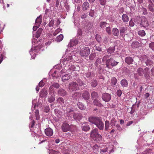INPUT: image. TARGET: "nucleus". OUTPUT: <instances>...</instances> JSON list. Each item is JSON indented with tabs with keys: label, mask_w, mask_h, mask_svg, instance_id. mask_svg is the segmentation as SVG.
<instances>
[{
	"label": "nucleus",
	"mask_w": 154,
	"mask_h": 154,
	"mask_svg": "<svg viewBox=\"0 0 154 154\" xmlns=\"http://www.w3.org/2000/svg\"><path fill=\"white\" fill-rule=\"evenodd\" d=\"M89 121L94 124L100 130H103L104 128V124L98 117L91 116L88 118Z\"/></svg>",
	"instance_id": "obj_1"
},
{
	"label": "nucleus",
	"mask_w": 154,
	"mask_h": 154,
	"mask_svg": "<svg viewBox=\"0 0 154 154\" xmlns=\"http://www.w3.org/2000/svg\"><path fill=\"white\" fill-rule=\"evenodd\" d=\"M72 62V56L71 54L67 55L63 60L60 62V64L63 66L65 65L68 66V64Z\"/></svg>",
	"instance_id": "obj_2"
},
{
	"label": "nucleus",
	"mask_w": 154,
	"mask_h": 154,
	"mask_svg": "<svg viewBox=\"0 0 154 154\" xmlns=\"http://www.w3.org/2000/svg\"><path fill=\"white\" fill-rule=\"evenodd\" d=\"M90 51L88 47H85L82 48L80 51V55L84 57H88L90 54Z\"/></svg>",
	"instance_id": "obj_3"
},
{
	"label": "nucleus",
	"mask_w": 154,
	"mask_h": 154,
	"mask_svg": "<svg viewBox=\"0 0 154 154\" xmlns=\"http://www.w3.org/2000/svg\"><path fill=\"white\" fill-rule=\"evenodd\" d=\"M119 63V62L114 60L112 58H110L108 59L106 61V65L107 67L109 68V66H116Z\"/></svg>",
	"instance_id": "obj_4"
},
{
	"label": "nucleus",
	"mask_w": 154,
	"mask_h": 154,
	"mask_svg": "<svg viewBox=\"0 0 154 154\" xmlns=\"http://www.w3.org/2000/svg\"><path fill=\"white\" fill-rule=\"evenodd\" d=\"M69 88L71 91H74L78 89L79 88L78 84L76 82H72L69 84Z\"/></svg>",
	"instance_id": "obj_5"
},
{
	"label": "nucleus",
	"mask_w": 154,
	"mask_h": 154,
	"mask_svg": "<svg viewBox=\"0 0 154 154\" xmlns=\"http://www.w3.org/2000/svg\"><path fill=\"white\" fill-rule=\"evenodd\" d=\"M141 26L146 27L149 26V23L147 19L145 17H142L140 23Z\"/></svg>",
	"instance_id": "obj_6"
},
{
	"label": "nucleus",
	"mask_w": 154,
	"mask_h": 154,
	"mask_svg": "<svg viewBox=\"0 0 154 154\" xmlns=\"http://www.w3.org/2000/svg\"><path fill=\"white\" fill-rule=\"evenodd\" d=\"M61 128L63 131L64 132L69 131L71 129V126L66 123H63L62 125Z\"/></svg>",
	"instance_id": "obj_7"
},
{
	"label": "nucleus",
	"mask_w": 154,
	"mask_h": 154,
	"mask_svg": "<svg viewBox=\"0 0 154 154\" xmlns=\"http://www.w3.org/2000/svg\"><path fill=\"white\" fill-rule=\"evenodd\" d=\"M37 46L35 47V48H33L32 47L29 52L30 54L31 55V57L32 59H35L36 57V54L37 52Z\"/></svg>",
	"instance_id": "obj_8"
},
{
	"label": "nucleus",
	"mask_w": 154,
	"mask_h": 154,
	"mask_svg": "<svg viewBox=\"0 0 154 154\" xmlns=\"http://www.w3.org/2000/svg\"><path fill=\"white\" fill-rule=\"evenodd\" d=\"M102 98L105 101L108 102L111 99V96L110 94L107 93H103L102 94Z\"/></svg>",
	"instance_id": "obj_9"
},
{
	"label": "nucleus",
	"mask_w": 154,
	"mask_h": 154,
	"mask_svg": "<svg viewBox=\"0 0 154 154\" xmlns=\"http://www.w3.org/2000/svg\"><path fill=\"white\" fill-rule=\"evenodd\" d=\"M79 41L77 38H73L71 40L69 43L68 45V46L70 47H72L74 46L77 45Z\"/></svg>",
	"instance_id": "obj_10"
},
{
	"label": "nucleus",
	"mask_w": 154,
	"mask_h": 154,
	"mask_svg": "<svg viewBox=\"0 0 154 154\" xmlns=\"http://www.w3.org/2000/svg\"><path fill=\"white\" fill-rule=\"evenodd\" d=\"M45 133L47 136L51 137L52 136L53 134V131L51 128H48L45 129Z\"/></svg>",
	"instance_id": "obj_11"
},
{
	"label": "nucleus",
	"mask_w": 154,
	"mask_h": 154,
	"mask_svg": "<svg viewBox=\"0 0 154 154\" xmlns=\"http://www.w3.org/2000/svg\"><path fill=\"white\" fill-rule=\"evenodd\" d=\"M72 63L73 62H72L71 63L69 64H68V66L65 65L64 66H62L66 68L67 70H69L70 71H73L75 70V68L74 66L72 64Z\"/></svg>",
	"instance_id": "obj_12"
},
{
	"label": "nucleus",
	"mask_w": 154,
	"mask_h": 154,
	"mask_svg": "<svg viewBox=\"0 0 154 154\" xmlns=\"http://www.w3.org/2000/svg\"><path fill=\"white\" fill-rule=\"evenodd\" d=\"M99 134L98 133V129L97 128H95L91 131L90 137L91 138H92Z\"/></svg>",
	"instance_id": "obj_13"
},
{
	"label": "nucleus",
	"mask_w": 154,
	"mask_h": 154,
	"mask_svg": "<svg viewBox=\"0 0 154 154\" xmlns=\"http://www.w3.org/2000/svg\"><path fill=\"white\" fill-rule=\"evenodd\" d=\"M42 22V16L40 15L37 17L35 20V25L37 27H39Z\"/></svg>",
	"instance_id": "obj_14"
},
{
	"label": "nucleus",
	"mask_w": 154,
	"mask_h": 154,
	"mask_svg": "<svg viewBox=\"0 0 154 154\" xmlns=\"http://www.w3.org/2000/svg\"><path fill=\"white\" fill-rule=\"evenodd\" d=\"M82 130L85 131H87L90 129V127L87 123H83L82 126Z\"/></svg>",
	"instance_id": "obj_15"
},
{
	"label": "nucleus",
	"mask_w": 154,
	"mask_h": 154,
	"mask_svg": "<svg viewBox=\"0 0 154 154\" xmlns=\"http://www.w3.org/2000/svg\"><path fill=\"white\" fill-rule=\"evenodd\" d=\"M91 138L94 141L97 142H101L102 139V137L100 134H99Z\"/></svg>",
	"instance_id": "obj_16"
},
{
	"label": "nucleus",
	"mask_w": 154,
	"mask_h": 154,
	"mask_svg": "<svg viewBox=\"0 0 154 154\" xmlns=\"http://www.w3.org/2000/svg\"><path fill=\"white\" fill-rule=\"evenodd\" d=\"M144 75L145 77L147 79H149V78L150 73L149 70L148 68H146L144 69Z\"/></svg>",
	"instance_id": "obj_17"
},
{
	"label": "nucleus",
	"mask_w": 154,
	"mask_h": 154,
	"mask_svg": "<svg viewBox=\"0 0 154 154\" xmlns=\"http://www.w3.org/2000/svg\"><path fill=\"white\" fill-rule=\"evenodd\" d=\"M47 94L48 91L47 90L44 88L40 92V96L42 97H45L47 95Z\"/></svg>",
	"instance_id": "obj_18"
},
{
	"label": "nucleus",
	"mask_w": 154,
	"mask_h": 154,
	"mask_svg": "<svg viewBox=\"0 0 154 154\" xmlns=\"http://www.w3.org/2000/svg\"><path fill=\"white\" fill-rule=\"evenodd\" d=\"M83 98L85 100H87L89 99L90 95L88 91H85L82 94Z\"/></svg>",
	"instance_id": "obj_19"
},
{
	"label": "nucleus",
	"mask_w": 154,
	"mask_h": 154,
	"mask_svg": "<svg viewBox=\"0 0 154 154\" xmlns=\"http://www.w3.org/2000/svg\"><path fill=\"white\" fill-rule=\"evenodd\" d=\"M82 31L81 29H79L77 31V33L76 36V38L81 40L82 39Z\"/></svg>",
	"instance_id": "obj_20"
},
{
	"label": "nucleus",
	"mask_w": 154,
	"mask_h": 154,
	"mask_svg": "<svg viewBox=\"0 0 154 154\" xmlns=\"http://www.w3.org/2000/svg\"><path fill=\"white\" fill-rule=\"evenodd\" d=\"M127 29L126 27H121L119 29L120 34L121 36H123L124 34L125 33L127 30Z\"/></svg>",
	"instance_id": "obj_21"
},
{
	"label": "nucleus",
	"mask_w": 154,
	"mask_h": 154,
	"mask_svg": "<svg viewBox=\"0 0 154 154\" xmlns=\"http://www.w3.org/2000/svg\"><path fill=\"white\" fill-rule=\"evenodd\" d=\"M51 75L54 79L58 78L61 76V75L59 74V72L57 71H54Z\"/></svg>",
	"instance_id": "obj_22"
},
{
	"label": "nucleus",
	"mask_w": 154,
	"mask_h": 154,
	"mask_svg": "<svg viewBox=\"0 0 154 154\" xmlns=\"http://www.w3.org/2000/svg\"><path fill=\"white\" fill-rule=\"evenodd\" d=\"M89 4L87 2H84L82 6V9L83 10L85 11L87 10L89 8Z\"/></svg>",
	"instance_id": "obj_23"
},
{
	"label": "nucleus",
	"mask_w": 154,
	"mask_h": 154,
	"mask_svg": "<svg viewBox=\"0 0 154 154\" xmlns=\"http://www.w3.org/2000/svg\"><path fill=\"white\" fill-rule=\"evenodd\" d=\"M133 60V59L130 57H127L125 59V62L128 64H130L132 63Z\"/></svg>",
	"instance_id": "obj_24"
},
{
	"label": "nucleus",
	"mask_w": 154,
	"mask_h": 154,
	"mask_svg": "<svg viewBox=\"0 0 154 154\" xmlns=\"http://www.w3.org/2000/svg\"><path fill=\"white\" fill-rule=\"evenodd\" d=\"M119 30L116 28H114L112 29V32L113 34L116 36H118L119 34Z\"/></svg>",
	"instance_id": "obj_25"
},
{
	"label": "nucleus",
	"mask_w": 154,
	"mask_h": 154,
	"mask_svg": "<svg viewBox=\"0 0 154 154\" xmlns=\"http://www.w3.org/2000/svg\"><path fill=\"white\" fill-rule=\"evenodd\" d=\"M50 96L48 97V101L50 103L53 102L55 100V97L54 95L50 94Z\"/></svg>",
	"instance_id": "obj_26"
},
{
	"label": "nucleus",
	"mask_w": 154,
	"mask_h": 154,
	"mask_svg": "<svg viewBox=\"0 0 154 154\" xmlns=\"http://www.w3.org/2000/svg\"><path fill=\"white\" fill-rule=\"evenodd\" d=\"M42 31V29L41 28H39L36 32L35 35H33V37L34 36L36 38H38L40 35L41 34Z\"/></svg>",
	"instance_id": "obj_27"
},
{
	"label": "nucleus",
	"mask_w": 154,
	"mask_h": 154,
	"mask_svg": "<svg viewBox=\"0 0 154 154\" xmlns=\"http://www.w3.org/2000/svg\"><path fill=\"white\" fill-rule=\"evenodd\" d=\"M121 84L123 87H126L128 85L127 81L125 79H123L121 81Z\"/></svg>",
	"instance_id": "obj_28"
},
{
	"label": "nucleus",
	"mask_w": 154,
	"mask_h": 154,
	"mask_svg": "<svg viewBox=\"0 0 154 154\" xmlns=\"http://www.w3.org/2000/svg\"><path fill=\"white\" fill-rule=\"evenodd\" d=\"M122 19L124 22H127L129 20L128 17L126 14H123L122 15Z\"/></svg>",
	"instance_id": "obj_29"
},
{
	"label": "nucleus",
	"mask_w": 154,
	"mask_h": 154,
	"mask_svg": "<svg viewBox=\"0 0 154 154\" xmlns=\"http://www.w3.org/2000/svg\"><path fill=\"white\" fill-rule=\"evenodd\" d=\"M73 117L75 119H80L82 118V115L79 113H75L73 115Z\"/></svg>",
	"instance_id": "obj_30"
},
{
	"label": "nucleus",
	"mask_w": 154,
	"mask_h": 154,
	"mask_svg": "<svg viewBox=\"0 0 154 154\" xmlns=\"http://www.w3.org/2000/svg\"><path fill=\"white\" fill-rule=\"evenodd\" d=\"M58 94L59 95L64 96L66 94V92L62 89H60L58 91Z\"/></svg>",
	"instance_id": "obj_31"
},
{
	"label": "nucleus",
	"mask_w": 154,
	"mask_h": 154,
	"mask_svg": "<svg viewBox=\"0 0 154 154\" xmlns=\"http://www.w3.org/2000/svg\"><path fill=\"white\" fill-rule=\"evenodd\" d=\"M137 74L140 76H142L144 74V71L142 68H139L137 70Z\"/></svg>",
	"instance_id": "obj_32"
},
{
	"label": "nucleus",
	"mask_w": 154,
	"mask_h": 154,
	"mask_svg": "<svg viewBox=\"0 0 154 154\" xmlns=\"http://www.w3.org/2000/svg\"><path fill=\"white\" fill-rule=\"evenodd\" d=\"M70 78V77L69 75L68 74H66L62 76V79L63 81L65 82L69 79Z\"/></svg>",
	"instance_id": "obj_33"
},
{
	"label": "nucleus",
	"mask_w": 154,
	"mask_h": 154,
	"mask_svg": "<svg viewBox=\"0 0 154 154\" xmlns=\"http://www.w3.org/2000/svg\"><path fill=\"white\" fill-rule=\"evenodd\" d=\"M94 105L99 107H101L103 106V105L97 99H94L93 101Z\"/></svg>",
	"instance_id": "obj_34"
},
{
	"label": "nucleus",
	"mask_w": 154,
	"mask_h": 154,
	"mask_svg": "<svg viewBox=\"0 0 154 154\" xmlns=\"http://www.w3.org/2000/svg\"><path fill=\"white\" fill-rule=\"evenodd\" d=\"M91 96L92 98L94 100V99H97V98L98 97V94L95 91H94L91 93Z\"/></svg>",
	"instance_id": "obj_35"
},
{
	"label": "nucleus",
	"mask_w": 154,
	"mask_h": 154,
	"mask_svg": "<svg viewBox=\"0 0 154 154\" xmlns=\"http://www.w3.org/2000/svg\"><path fill=\"white\" fill-rule=\"evenodd\" d=\"M78 107L81 110H84L85 109V107L83 103L81 102H79L77 103Z\"/></svg>",
	"instance_id": "obj_36"
},
{
	"label": "nucleus",
	"mask_w": 154,
	"mask_h": 154,
	"mask_svg": "<svg viewBox=\"0 0 154 154\" xmlns=\"http://www.w3.org/2000/svg\"><path fill=\"white\" fill-rule=\"evenodd\" d=\"M108 24L106 22H101L100 23V26L102 28H104L107 26Z\"/></svg>",
	"instance_id": "obj_37"
},
{
	"label": "nucleus",
	"mask_w": 154,
	"mask_h": 154,
	"mask_svg": "<svg viewBox=\"0 0 154 154\" xmlns=\"http://www.w3.org/2000/svg\"><path fill=\"white\" fill-rule=\"evenodd\" d=\"M105 129L106 131H107L109 129V128L110 126L109 122L106 120L105 122Z\"/></svg>",
	"instance_id": "obj_38"
},
{
	"label": "nucleus",
	"mask_w": 154,
	"mask_h": 154,
	"mask_svg": "<svg viewBox=\"0 0 154 154\" xmlns=\"http://www.w3.org/2000/svg\"><path fill=\"white\" fill-rule=\"evenodd\" d=\"M117 80L115 77H113L111 79V83L112 86H114L117 83Z\"/></svg>",
	"instance_id": "obj_39"
},
{
	"label": "nucleus",
	"mask_w": 154,
	"mask_h": 154,
	"mask_svg": "<svg viewBox=\"0 0 154 154\" xmlns=\"http://www.w3.org/2000/svg\"><path fill=\"white\" fill-rule=\"evenodd\" d=\"M139 45V43L138 42H133L131 46L133 48H135L138 47Z\"/></svg>",
	"instance_id": "obj_40"
},
{
	"label": "nucleus",
	"mask_w": 154,
	"mask_h": 154,
	"mask_svg": "<svg viewBox=\"0 0 154 154\" xmlns=\"http://www.w3.org/2000/svg\"><path fill=\"white\" fill-rule=\"evenodd\" d=\"M57 103L62 104L64 102V101L62 97H59L57 100Z\"/></svg>",
	"instance_id": "obj_41"
},
{
	"label": "nucleus",
	"mask_w": 154,
	"mask_h": 154,
	"mask_svg": "<svg viewBox=\"0 0 154 154\" xmlns=\"http://www.w3.org/2000/svg\"><path fill=\"white\" fill-rule=\"evenodd\" d=\"M53 86L51 85L49 88V93L50 94H54V90Z\"/></svg>",
	"instance_id": "obj_42"
},
{
	"label": "nucleus",
	"mask_w": 154,
	"mask_h": 154,
	"mask_svg": "<svg viewBox=\"0 0 154 154\" xmlns=\"http://www.w3.org/2000/svg\"><path fill=\"white\" fill-rule=\"evenodd\" d=\"M154 5L152 2H151V4H149L148 6V9L151 12H153L154 11V8H153V5Z\"/></svg>",
	"instance_id": "obj_43"
},
{
	"label": "nucleus",
	"mask_w": 154,
	"mask_h": 154,
	"mask_svg": "<svg viewBox=\"0 0 154 154\" xmlns=\"http://www.w3.org/2000/svg\"><path fill=\"white\" fill-rule=\"evenodd\" d=\"M138 34L140 36L143 37L145 35L146 33L144 30H141L138 32Z\"/></svg>",
	"instance_id": "obj_44"
},
{
	"label": "nucleus",
	"mask_w": 154,
	"mask_h": 154,
	"mask_svg": "<svg viewBox=\"0 0 154 154\" xmlns=\"http://www.w3.org/2000/svg\"><path fill=\"white\" fill-rule=\"evenodd\" d=\"M91 84V85L92 87H95L97 85V82L96 80H92Z\"/></svg>",
	"instance_id": "obj_45"
},
{
	"label": "nucleus",
	"mask_w": 154,
	"mask_h": 154,
	"mask_svg": "<svg viewBox=\"0 0 154 154\" xmlns=\"http://www.w3.org/2000/svg\"><path fill=\"white\" fill-rule=\"evenodd\" d=\"M36 99H34L32 100V106L31 109V110L33 111L35 108V107L36 106Z\"/></svg>",
	"instance_id": "obj_46"
},
{
	"label": "nucleus",
	"mask_w": 154,
	"mask_h": 154,
	"mask_svg": "<svg viewBox=\"0 0 154 154\" xmlns=\"http://www.w3.org/2000/svg\"><path fill=\"white\" fill-rule=\"evenodd\" d=\"M63 38V35L60 34L58 35L56 38V40L58 42L61 41L62 40Z\"/></svg>",
	"instance_id": "obj_47"
},
{
	"label": "nucleus",
	"mask_w": 154,
	"mask_h": 154,
	"mask_svg": "<svg viewBox=\"0 0 154 154\" xmlns=\"http://www.w3.org/2000/svg\"><path fill=\"white\" fill-rule=\"evenodd\" d=\"M114 47H110L107 50V52L109 54H111L113 53L115 51Z\"/></svg>",
	"instance_id": "obj_48"
},
{
	"label": "nucleus",
	"mask_w": 154,
	"mask_h": 154,
	"mask_svg": "<svg viewBox=\"0 0 154 154\" xmlns=\"http://www.w3.org/2000/svg\"><path fill=\"white\" fill-rule=\"evenodd\" d=\"M66 111L67 113H70L69 116L71 114L73 115L74 114L73 110V109H70L67 108L66 109Z\"/></svg>",
	"instance_id": "obj_49"
},
{
	"label": "nucleus",
	"mask_w": 154,
	"mask_h": 154,
	"mask_svg": "<svg viewBox=\"0 0 154 154\" xmlns=\"http://www.w3.org/2000/svg\"><path fill=\"white\" fill-rule=\"evenodd\" d=\"M116 120L115 118H112L110 121V124L113 127L116 125Z\"/></svg>",
	"instance_id": "obj_50"
},
{
	"label": "nucleus",
	"mask_w": 154,
	"mask_h": 154,
	"mask_svg": "<svg viewBox=\"0 0 154 154\" xmlns=\"http://www.w3.org/2000/svg\"><path fill=\"white\" fill-rule=\"evenodd\" d=\"M99 148V147L98 145H94L93 147V151L95 152H97V151H98Z\"/></svg>",
	"instance_id": "obj_51"
},
{
	"label": "nucleus",
	"mask_w": 154,
	"mask_h": 154,
	"mask_svg": "<svg viewBox=\"0 0 154 154\" xmlns=\"http://www.w3.org/2000/svg\"><path fill=\"white\" fill-rule=\"evenodd\" d=\"M140 60L142 62H145L148 59L146 55H143L140 58Z\"/></svg>",
	"instance_id": "obj_52"
},
{
	"label": "nucleus",
	"mask_w": 154,
	"mask_h": 154,
	"mask_svg": "<svg viewBox=\"0 0 154 154\" xmlns=\"http://www.w3.org/2000/svg\"><path fill=\"white\" fill-rule=\"evenodd\" d=\"M35 115L36 117V119L37 120L39 119V112L38 110H36L35 111Z\"/></svg>",
	"instance_id": "obj_53"
},
{
	"label": "nucleus",
	"mask_w": 154,
	"mask_h": 154,
	"mask_svg": "<svg viewBox=\"0 0 154 154\" xmlns=\"http://www.w3.org/2000/svg\"><path fill=\"white\" fill-rule=\"evenodd\" d=\"M145 63L146 64V65L147 66L151 65L152 63V62L151 61V60L149 59L147 60L145 62Z\"/></svg>",
	"instance_id": "obj_54"
},
{
	"label": "nucleus",
	"mask_w": 154,
	"mask_h": 154,
	"mask_svg": "<svg viewBox=\"0 0 154 154\" xmlns=\"http://www.w3.org/2000/svg\"><path fill=\"white\" fill-rule=\"evenodd\" d=\"M64 69H63L60 72H59V74L60 75H61H61L62 74H63L64 73H65L67 71V70L66 69V68L65 67H64Z\"/></svg>",
	"instance_id": "obj_55"
},
{
	"label": "nucleus",
	"mask_w": 154,
	"mask_h": 154,
	"mask_svg": "<svg viewBox=\"0 0 154 154\" xmlns=\"http://www.w3.org/2000/svg\"><path fill=\"white\" fill-rule=\"evenodd\" d=\"M106 31L109 34H111V31L110 27L109 26H107L106 28Z\"/></svg>",
	"instance_id": "obj_56"
},
{
	"label": "nucleus",
	"mask_w": 154,
	"mask_h": 154,
	"mask_svg": "<svg viewBox=\"0 0 154 154\" xmlns=\"http://www.w3.org/2000/svg\"><path fill=\"white\" fill-rule=\"evenodd\" d=\"M95 38L97 41L99 42L101 41V38L100 35H96Z\"/></svg>",
	"instance_id": "obj_57"
},
{
	"label": "nucleus",
	"mask_w": 154,
	"mask_h": 154,
	"mask_svg": "<svg viewBox=\"0 0 154 154\" xmlns=\"http://www.w3.org/2000/svg\"><path fill=\"white\" fill-rule=\"evenodd\" d=\"M142 11L144 15H146L147 14V11L145 8H143Z\"/></svg>",
	"instance_id": "obj_58"
},
{
	"label": "nucleus",
	"mask_w": 154,
	"mask_h": 154,
	"mask_svg": "<svg viewBox=\"0 0 154 154\" xmlns=\"http://www.w3.org/2000/svg\"><path fill=\"white\" fill-rule=\"evenodd\" d=\"M94 11L93 10L91 9L89 12V15L91 17H93L94 16Z\"/></svg>",
	"instance_id": "obj_59"
},
{
	"label": "nucleus",
	"mask_w": 154,
	"mask_h": 154,
	"mask_svg": "<svg viewBox=\"0 0 154 154\" xmlns=\"http://www.w3.org/2000/svg\"><path fill=\"white\" fill-rule=\"evenodd\" d=\"M52 85L54 87L56 88H58L60 86L59 84L57 83H54L52 84Z\"/></svg>",
	"instance_id": "obj_60"
},
{
	"label": "nucleus",
	"mask_w": 154,
	"mask_h": 154,
	"mask_svg": "<svg viewBox=\"0 0 154 154\" xmlns=\"http://www.w3.org/2000/svg\"><path fill=\"white\" fill-rule=\"evenodd\" d=\"M50 110V109L48 106H46L45 107L44 111L46 112H49Z\"/></svg>",
	"instance_id": "obj_61"
},
{
	"label": "nucleus",
	"mask_w": 154,
	"mask_h": 154,
	"mask_svg": "<svg viewBox=\"0 0 154 154\" xmlns=\"http://www.w3.org/2000/svg\"><path fill=\"white\" fill-rule=\"evenodd\" d=\"M149 46L152 50H154V42H152L149 44Z\"/></svg>",
	"instance_id": "obj_62"
},
{
	"label": "nucleus",
	"mask_w": 154,
	"mask_h": 154,
	"mask_svg": "<svg viewBox=\"0 0 154 154\" xmlns=\"http://www.w3.org/2000/svg\"><path fill=\"white\" fill-rule=\"evenodd\" d=\"M117 95L119 97H120L122 94V91L120 90H119L117 91L116 92Z\"/></svg>",
	"instance_id": "obj_63"
},
{
	"label": "nucleus",
	"mask_w": 154,
	"mask_h": 154,
	"mask_svg": "<svg viewBox=\"0 0 154 154\" xmlns=\"http://www.w3.org/2000/svg\"><path fill=\"white\" fill-rule=\"evenodd\" d=\"M35 125V122L34 120L32 121L30 124L29 125V127L30 128H32Z\"/></svg>",
	"instance_id": "obj_64"
}]
</instances>
